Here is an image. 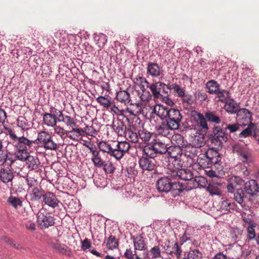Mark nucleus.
<instances>
[{
    "instance_id": "1",
    "label": "nucleus",
    "mask_w": 259,
    "mask_h": 259,
    "mask_svg": "<svg viewBox=\"0 0 259 259\" xmlns=\"http://www.w3.org/2000/svg\"><path fill=\"white\" fill-rule=\"evenodd\" d=\"M151 118L152 122L154 119V115L160 118L161 123L156 125V130L159 135L167 137L170 130H178L180 126L183 116L180 111L175 108H171L161 104L155 105L153 108Z\"/></svg>"
},
{
    "instance_id": "2",
    "label": "nucleus",
    "mask_w": 259,
    "mask_h": 259,
    "mask_svg": "<svg viewBox=\"0 0 259 259\" xmlns=\"http://www.w3.org/2000/svg\"><path fill=\"white\" fill-rule=\"evenodd\" d=\"M6 135L9 136L11 143L16 149V156L18 159H24L27 157L28 153L33 152L36 147V140H30L21 136L18 137L10 128L6 129Z\"/></svg>"
},
{
    "instance_id": "3",
    "label": "nucleus",
    "mask_w": 259,
    "mask_h": 259,
    "mask_svg": "<svg viewBox=\"0 0 259 259\" xmlns=\"http://www.w3.org/2000/svg\"><path fill=\"white\" fill-rule=\"evenodd\" d=\"M172 180L167 175L166 177L159 179L156 184L158 191L161 193H167L171 191L174 194H180L192 189V187H187L179 182L172 183L170 181Z\"/></svg>"
},
{
    "instance_id": "4",
    "label": "nucleus",
    "mask_w": 259,
    "mask_h": 259,
    "mask_svg": "<svg viewBox=\"0 0 259 259\" xmlns=\"http://www.w3.org/2000/svg\"><path fill=\"white\" fill-rule=\"evenodd\" d=\"M143 151L145 156L152 159L166 153L170 157L175 158L176 157L171 155L167 145L159 140H156L155 142L147 144L144 147Z\"/></svg>"
},
{
    "instance_id": "5",
    "label": "nucleus",
    "mask_w": 259,
    "mask_h": 259,
    "mask_svg": "<svg viewBox=\"0 0 259 259\" xmlns=\"http://www.w3.org/2000/svg\"><path fill=\"white\" fill-rule=\"evenodd\" d=\"M35 140H36V146L40 143L46 150H56L58 147V144L53 140L51 135L48 132H39Z\"/></svg>"
},
{
    "instance_id": "6",
    "label": "nucleus",
    "mask_w": 259,
    "mask_h": 259,
    "mask_svg": "<svg viewBox=\"0 0 259 259\" xmlns=\"http://www.w3.org/2000/svg\"><path fill=\"white\" fill-rule=\"evenodd\" d=\"M165 172L168 177L174 180L181 179L185 181H189L192 180L193 177L192 171L189 169L181 168L177 170L167 168Z\"/></svg>"
},
{
    "instance_id": "7",
    "label": "nucleus",
    "mask_w": 259,
    "mask_h": 259,
    "mask_svg": "<svg viewBox=\"0 0 259 259\" xmlns=\"http://www.w3.org/2000/svg\"><path fill=\"white\" fill-rule=\"evenodd\" d=\"M244 181L243 179L238 176H233L228 179V183L226 185L227 191L230 193L234 194H244L241 185Z\"/></svg>"
},
{
    "instance_id": "8",
    "label": "nucleus",
    "mask_w": 259,
    "mask_h": 259,
    "mask_svg": "<svg viewBox=\"0 0 259 259\" xmlns=\"http://www.w3.org/2000/svg\"><path fill=\"white\" fill-rule=\"evenodd\" d=\"M37 222L41 228H47L55 224L54 217L45 209L38 211Z\"/></svg>"
},
{
    "instance_id": "9",
    "label": "nucleus",
    "mask_w": 259,
    "mask_h": 259,
    "mask_svg": "<svg viewBox=\"0 0 259 259\" xmlns=\"http://www.w3.org/2000/svg\"><path fill=\"white\" fill-rule=\"evenodd\" d=\"M61 110L55 107H51L50 108V113H45L43 115V121L48 126L54 127L59 122V114Z\"/></svg>"
},
{
    "instance_id": "10",
    "label": "nucleus",
    "mask_w": 259,
    "mask_h": 259,
    "mask_svg": "<svg viewBox=\"0 0 259 259\" xmlns=\"http://www.w3.org/2000/svg\"><path fill=\"white\" fill-rule=\"evenodd\" d=\"M232 148L233 152L237 153L240 156L241 159L243 162L248 161L251 157V152L245 146L239 143H236Z\"/></svg>"
},
{
    "instance_id": "11",
    "label": "nucleus",
    "mask_w": 259,
    "mask_h": 259,
    "mask_svg": "<svg viewBox=\"0 0 259 259\" xmlns=\"http://www.w3.org/2000/svg\"><path fill=\"white\" fill-rule=\"evenodd\" d=\"M131 146L127 142H118L116 144H114V157L116 160H120L121 159L125 153L127 152Z\"/></svg>"
},
{
    "instance_id": "12",
    "label": "nucleus",
    "mask_w": 259,
    "mask_h": 259,
    "mask_svg": "<svg viewBox=\"0 0 259 259\" xmlns=\"http://www.w3.org/2000/svg\"><path fill=\"white\" fill-rule=\"evenodd\" d=\"M236 114V119L240 122L243 126L252 123L251 122L252 113L246 108H239Z\"/></svg>"
},
{
    "instance_id": "13",
    "label": "nucleus",
    "mask_w": 259,
    "mask_h": 259,
    "mask_svg": "<svg viewBox=\"0 0 259 259\" xmlns=\"http://www.w3.org/2000/svg\"><path fill=\"white\" fill-rule=\"evenodd\" d=\"M139 164L143 170L151 171L156 166V161L154 159L147 156H142L139 159Z\"/></svg>"
},
{
    "instance_id": "14",
    "label": "nucleus",
    "mask_w": 259,
    "mask_h": 259,
    "mask_svg": "<svg viewBox=\"0 0 259 259\" xmlns=\"http://www.w3.org/2000/svg\"><path fill=\"white\" fill-rule=\"evenodd\" d=\"M147 73L153 77H159L163 76V70L157 63L148 62L147 67Z\"/></svg>"
},
{
    "instance_id": "15",
    "label": "nucleus",
    "mask_w": 259,
    "mask_h": 259,
    "mask_svg": "<svg viewBox=\"0 0 259 259\" xmlns=\"http://www.w3.org/2000/svg\"><path fill=\"white\" fill-rule=\"evenodd\" d=\"M164 249L167 254H170L173 257L179 258L181 256L182 251L177 243L168 242L167 245L164 246Z\"/></svg>"
},
{
    "instance_id": "16",
    "label": "nucleus",
    "mask_w": 259,
    "mask_h": 259,
    "mask_svg": "<svg viewBox=\"0 0 259 259\" xmlns=\"http://www.w3.org/2000/svg\"><path fill=\"white\" fill-rule=\"evenodd\" d=\"M214 136L212 141L215 145L222 146V144L227 142V137L222 129L215 128L213 131Z\"/></svg>"
},
{
    "instance_id": "17",
    "label": "nucleus",
    "mask_w": 259,
    "mask_h": 259,
    "mask_svg": "<svg viewBox=\"0 0 259 259\" xmlns=\"http://www.w3.org/2000/svg\"><path fill=\"white\" fill-rule=\"evenodd\" d=\"M181 150L182 155L191 160L196 157L199 153L198 149L191 144L185 145L181 148Z\"/></svg>"
},
{
    "instance_id": "18",
    "label": "nucleus",
    "mask_w": 259,
    "mask_h": 259,
    "mask_svg": "<svg viewBox=\"0 0 259 259\" xmlns=\"http://www.w3.org/2000/svg\"><path fill=\"white\" fill-rule=\"evenodd\" d=\"M98 147L100 151L107 153L114 157V143L113 142L102 141L98 143Z\"/></svg>"
},
{
    "instance_id": "19",
    "label": "nucleus",
    "mask_w": 259,
    "mask_h": 259,
    "mask_svg": "<svg viewBox=\"0 0 259 259\" xmlns=\"http://www.w3.org/2000/svg\"><path fill=\"white\" fill-rule=\"evenodd\" d=\"M204 153L212 165L218 164L221 161L220 153L213 148L208 149Z\"/></svg>"
},
{
    "instance_id": "20",
    "label": "nucleus",
    "mask_w": 259,
    "mask_h": 259,
    "mask_svg": "<svg viewBox=\"0 0 259 259\" xmlns=\"http://www.w3.org/2000/svg\"><path fill=\"white\" fill-rule=\"evenodd\" d=\"M132 239L133 240L134 249L136 251H145L147 249V246L145 239L142 236H133L132 237Z\"/></svg>"
},
{
    "instance_id": "21",
    "label": "nucleus",
    "mask_w": 259,
    "mask_h": 259,
    "mask_svg": "<svg viewBox=\"0 0 259 259\" xmlns=\"http://www.w3.org/2000/svg\"><path fill=\"white\" fill-rule=\"evenodd\" d=\"M27 156V157L24 159L19 160L26 161V164L30 170L36 169L40 165V162L37 157L30 155V153H28Z\"/></svg>"
},
{
    "instance_id": "22",
    "label": "nucleus",
    "mask_w": 259,
    "mask_h": 259,
    "mask_svg": "<svg viewBox=\"0 0 259 259\" xmlns=\"http://www.w3.org/2000/svg\"><path fill=\"white\" fill-rule=\"evenodd\" d=\"M112 128L118 136L123 137L126 135L127 129L123 121L117 120L113 122Z\"/></svg>"
},
{
    "instance_id": "23",
    "label": "nucleus",
    "mask_w": 259,
    "mask_h": 259,
    "mask_svg": "<svg viewBox=\"0 0 259 259\" xmlns=\"http://www.w3.org/2000/svg\"><path fill=\"white\" fill-rule=\"evenodd\" d=\"M257 183L254 180H250L244 185V192L246 194H256L257 193Z\"/></svg>"
},
{
    "instance_id": "24",
    "label": "nucleus",
    "mask_w": 259,
    "mask_h": 259,
    "mask_svg": "<svg viewBox=\"0 0 259 259\" xmlns=\"http://www.w3.org/2000/svg\"><path fill=\"white\" fill-rule=\"evenodd\" d=\"M91 160L94 165L98 168L102 167L105 161L102 159L100 152L97 150L91 149Z\"/></svg>"
},
{
    "instance_id": "25",
    "label": "nucleus",
    "mask_w": 259,
    "mask_h": 259,
    "mask_svg": "<svg viewBox=\"0 0 259 259\" xmlns=\"http://www.w3.org/2000/svg\"><path fill=\"white\" fill-rule=\"evenodd\" d=\"M225 104L224 109L230 114H236L239 109V104L233 99H229Z\"/></svg>"
},
{
    "instance_id": "26",
    "label": "nucleus",
    "mask_w": 259,
    "mask_h": 259,
    "mask_svg": "<svg viewBox=\"0 0 259 259\" xmlns=\"http://www.w3.org/2000/svg\"><path fill=\"white\" fill-rule=\"evenodd\" d=\"M59 122H64L66 126L70 129L77 127L75 119L68 115H64L62 111L59 114Z\"/></svg>"
},
{
    "instance_id": "27",
    "label": "nucleus",
    "mask_w": 259,
    "mask_h": 259,
    "mask_svg": "<svg viewBox=\"0 0 259 259\" xmlns=\"http://www.w3.org/2000/svg\"><path fill=\"white\" fill-rule=\"evenodd\" d=\"M68 138L71 140L77 141L84 135V131L81 128L75 127L68 131Z\"/></svg>"
},
{
    "instance_id": "28",
    "label": "nucleus",
    "mask_w": 259,
    "mask_h": 259,
    "mask_svg": "<svg viewBox=\"0 0 259 259\" xmlns=\"http://www.w3.org/2000/svg\"><path fill=\"white\" fill-rule=\"evenodd\" d=\"M14 178L13 173L9 168H2L0 170V179L5 183L12 181Z\"/></svg>"
},
{
    "instance_id": "29",
    "label": "nucleus",
    "mask_w": 259,
    "mask_h": 259,
    "mask_svg": "<svg viewBox=\"0 0 259 259\" xmlns=\"http://www.w3.org/2000/svg\"><path fill=\"white\" fill-rule=\"evenodd\" d=\"M145 258L156 259L161 257V250L159 246H154L147 253H144Z\"/></svg>"
},
{
    "instance_id": "30",
    "label": "nucleus",
    "mask_w": 259,
    "mask_h": 259,
    "mask_svg": "<svg viewBox=\"0 0 259 259\" xmlns=\"http://www.w3.org/2000/svg\"><path fill=\"white\" fill-rule=\"evenodd\" d=\"M205 144L204 135L200 133H197L193 138L191 145L198 149L199 148L203 146Z\"/></svg>"
},
{
    "instance_id": "31",
    "label": "nucleus",
    "mask_w": 259,
    "mask_h": 259,
    "mask_svg": "<svg viewBox=\"0 0 259 259\" xmlns=\"http://www.w3.org/2000/svg\"><path fill=\"white\" fill-rule=\"evenodd\" d=\"M207 120L215 124H220L222 122V117H220L215 111H208L205 113Z\"/></svg>"
},
{
    "instance_id": "32",
    "label": "nucleus",
    "mask_w": 259,
    "mask_h": 259,
    "mask_svg": "<svg viewBox=\"0 0 259 259\" xmlns=\"http://www.w3.org/2000/svg\"><path fill=\"white\" fill-rule=\"evenodd\" d=\"M220 84L214 80H209L206 84L207 92L210 94H216L220 90Z\"/></svg>"
},
{
    "instance_id": "33",
    "label": "nucleus",
    "mask_w": 259,
    "mask_h": 259,
    "mask_svg": "<svg viewBox=\"0 0 259 259\" xmlns=\"http://www.w3.org/2000/svg\"><path fill=\"white\" fill-rule=\"evenodd\" d=\"M116 99L125 104L129 103L131 101L130 94L126 91H120L117 93Z\"/></svg>"
},
{
    "instance_id": "34",
    "label": "nucleus",
    "mask_w": 259,
    "mask_h": 259,
    "mask_svg": "<svg viewBox=\"0 0 259 259\" xmlns=\"http://www.w3.org/2000/svg\"><path fill=\"white\" fill-rule=\"evenodd\" d=\"M160 81L155 83H152L149 85V89L150 90L153 96L155 98H160L162 95L160 94Z\"/></svg>"
},
{
    "instance_id": "35",
    "label": "nucleus",
    "mask_w": 259,
    "mask_h": 259,
    "mask_svg": "<svg viewBox=\"0 0 259 259\" xmlns=\"http://www.w3.org/2000/svg\"><path fill=\"white\" fill-rule=\"evenodd\" d=\"M197 162L203 168H209L212 165L205 153H201L199 155L197 159Z\"/></svg>"
},
{
    "instance_id": "36",
    "label": "nucleus",
    "mask_w": 259,
    "mask_h": 259,
    "mask_svg": "<svg viewBox=\"0 0 259 259\" xmlns=\"http://www.w3.org/2000/svg\"><path fill=\"white\" fill-rule=\"evenodd\" d=\"M222 187L223 185L218 183L209 184L207 190L210 194H221Z\"/></svg>"
},
{
    "instance_id": "37",
    "label": "nucleus",
    "mask_w": 259,
    "mask_h": 259,
    "mask_svg": "<svg viewBox=\"0 0 259 259\" xmlns=\"http://www.w3.org/2000/svg\"><path fill=\"white\" fill-rule=\"evenodd\" d=\"M235 204L234 202H231L230 200H226L223 201L221 204V209L224 213H226L228 212H231L235 209Z\"/></svg>"
},
{
    "instance_id": "38",
    "label": "nucleus",
    "mask_w": 259,
    "mask_h": 259,
    "mask_svg": "<svg viewBox=\"0 0 259 259\" xmlns=\"http://www.w3.org/2000/svg\"><path fill=\"white\" fill-rule=\"evenodd\" d=\"M43 197L45 204L50 207L54 208L58 206L60 202L55 195H43Z\"/></svg>"
},
{
    "instance_id": "39",
    "label": "nucleus",
    "mask_w": 259,
    "mask_h": 259,
    "mask_svg": "<svg viewBox=\"0 0 259 259\" xmlns=\"http://www.w3.org/2000/svg\"><path fill=\"white\" fill-rule=\"evenodd\" d=\"M94 39L96 42V44L100 48H102L107 41L106 35L103 33H100L99 34H94Z\"/></svg>"
},
{
    "instance_id": "40",
    "label": "nucleus",
    "mask_w": 259,
    "mask_h": 259,
    "mask_svg": "<svg viewBox=\"0 0 259 259\" xmlns=\"http://www.w3.org/2000/svg\"><path fill=\"white\" fill-rule=\"evenodd\" d=\"M128 141L133 143H137L139 141L138 133L134 132L131 129H127L126 135L123 136Z\"/></svg>"
},
{
    "instance_id": "41",
    "label": "nucleus",
    "mask_w": 259,
    "mask_h": 259,
    "mask_svg": "<svg viewBox=\"0 0 259 259\" xmlns=\"http://www.w3.org/2000/svg\"><path fill=\"white\" fill-rule=\"evenodd\" d=\"M215 95L217 97L219 98V101L222 103H225L230 99V93L227 90H219Z\"/></svg>"
},
{
    "instance_id": "42",
    "label": "nucleus",
    "mask_w": 259,
    "mask_h": 259,
    "mask_svg": "<svg viewBox=\"0 0 259 259\" xmlns=\"http://www.w3.org/2000/svg\"><path fill=\"white\" fill-rule=\"evenodd\" d=\"M247 125V127L239 133V138H245L252 135L254 125L252 123H248Z\"/></svg>"
},
{
    "instance_id": "43",
    "label": "nucleus",
    "mask_w": 259,
    "mask_h": 259,
    "mask_svg": "<svg viewBox=\"0 0 259 259\" xmlns=\"http://www.w3.org/2000/svg\"><path fill=\"white\" fill-rule=\"evenodd\" d=\"M151 133L144 128L141 129L138 131L139 139H141L143 141L145 142L149 141L151 138Z\"/></svg>"
},
{
    "instance_id": "44",
    "label": "nucleus",
    "mask_w": 259,
    "mask_h": 259,
    "mask_svg": "<svg viewBox=\"0 0 259 259\" xmlns=\"http://www.w3.org/2000/svg\"><path fill=\"white\" fill-rule=\"evenodd\" d=\"M97 101L104 108H109L111 106V101L110 98L105 97L102 96L98 97L96 99Z\"/></svg>"
},
{
    "instance_id": "45",
    "label": "nucleus",
    "mask_w": 259,
    "mask_h": 259,
    "mask_svg": "<svg viewBox=\"0 0 259 259\" xmlns=\"http://www.w3.org/2000/svg\"><path fill=\"white\" fill-rule=\"evenodd\" d=\"M198 118V124L201 129L207 130L208 129L206 118L201 113H198L197 114Z\"/></svg>"
},
{
    "instance_id": "46",
    "label": "nucleus",
    "mask_w": 259,
    "mask_h": 259,
    "mask_svg": "<svg viewBox=\"0 0 259 259\" xmlns=\"http://www.w3.org/2000/svg\"><path fill=\"white\" fill-rule=\"evenodd\" d=\"M171 89L172 91H174V92L176 95L180 98L182 97L186 93L185 90L183 88H181L177 83L171 84Z\"/></svg>"
},
{
    "instance_id": "47",
    "label": "nucleus",
    "mask_w": 259,
    "mask_h": 259,
    "mask_svg": "<svg viewBox=\"0 0 259 259\" xmlns=\"http://www.w3.org/2000/svg\"><path fill=\"white\" fill-rule=\"evenodd\" d=\"M51 245L54 249L61 253L65 252L67 248V246L65 244L60 243L58 242H52Z\"/></svg>"
},
{
    "instance_id": "48",
    "label": "nucleus",
    "mask_w": 259,
    "mask_h": 259,
    "mask_svg": "<svg viewBox=\"0 0 259 259\" xmlns=\"http://www.w3.org/2000/svg\"><path fill=\"white\" fill-rule=\"evenodd\" d=\"M17 125L23 130H27L29 127V124L27 120L23 116H20L18 118Z\"/></svg>"
},
{
    "instance_id": "49",
    "label": "nucleus",
    "mask_w": 259,
    "mask_h": 259,
    "mask_svg": "<svg viewBox=\"0 0 259 259\" xmlns=\"http://www.w3.org/2000/svg\"><path fill=\"white\" fill-rule=\"evenodd\" d=\"M102 167H103L105 172L107 174H113L115 170L113 164L109 161L108 162L105 161Z\"/></svg>"
},
{
    "instance_id": "50",
    "label": "nucleus",
    "mask_w": 259,
    "mask_h": 259,
    "mask_svg": "<svg viewBox=\"0 0 259 259\" xmlns=\"http://www.w3.org/2000/svg\"><path fill=\"white\" fill-rule=\"evenodd\" d=\"M181 99L183 103L187 106L191 105L194 101L192 95L187 93H185Z\"/></svg>"
},
{
    "instance_id": "51",
    "label": "nucleus",
    "mask_w": 259,
    "mask_h": 259,
    "mask_svg": "<svg viewBox=\"0 0 259 259\" xmlns=\"http://www.w3.org/2000/svg\"><path fill=\"white\" fill-rule=\"evenodd\" d=\"M202 253L198 249H193L189 251L187 254L188 259H201Z\"/></svg>"
},
{
    "instance_id": "52",
    "label": "nucleus",
    "mask_w": 259,
    "mask_h": 259,
    "mask_svg": "<svg viewBox=\"0 0 259 259\" xmlns=\"http://www.w3.org/2000/svg\"><path fill=\"white\" fill-rule=\"evenodd\" d=\"M107 245L109 249L112 250L117 248L118 244L115 238L110 236L108 239Z\"/></svg>"
},
{
    "instance_id": "53",
    "label": "nucleus",
    "mask_w": 259,
    "mask_h": 259,
    "mask_svg": "<svg viewBox=\"0 0 259 259\" xmlns=\"http://www.w3.org/2000/svg\"><path fill=\"white\" fill-rule=\"evenodd\" d=\"M135 83H138L139 86L146 85L147 88H149V85L150 84L147 80L141 76H138L134 79Z\"/></svg>"
},
{
    "instance_id": "54",
    "label": "nucleus",
    "mask_w": 259,
    "mask_h": 259,
    "mask_svg": "<svg viewBox=\"0 0 259 259\" xmlns=\"http://www.w3.org/2000/svg\"><path fill=\"white\" fill-rule=\"evenodd\" d=\"M172 141H176L175 144L177 145V146L183 148V147L185 146L184 141V138L180 135H176L172 137Z\"/></svg>"
},
{
    "instance_id": "55",
    "label": "nucleus",
    "mask_w": 259,
    "mask_h": 259,
    "mask_svg": "<svg viewBox=\"0 0 259 259\" xmlns=\"http://www.w3.org/2000/svg\"><path fill=\"white\" fill-rule=\"evenodd\" d=\"M139 95L140 96L141 100L144 102L148 101L151 100L152 98L150 93L147 90L139 92Z\"/></svg>"
},
{
    "instance_id": "56",
    "label": "nucleus",
    "mask_w": 259,
    "mask_h": 259,
    "mask_svg": "<svg viewBox=\"0 0 259 259\" xmlns=\"http://www.w3.org/2000/svg\"><path fill=\"white\" fill-rule=\"evenodd\" d=\"M8 202L15 208H17L18 206H21V200L19 198L13 197L12 195L9 198Z\"/></svg>"
},
{
    "instance_id": "57",
    "label": "nucleus",
    "mask_w": 259,
    "mask_h": 259,
    "mask_svg": "<svg viewBox=\"0 0 259 259\" xmlns=\"http://www.w3.org/2000/svg\"><path fill=\"white\" fill-rule=\"evenodd\" d=\"M243 126L241 123L232 124H229L226 127V129L228 130L230 133H233L240 130V127Z\"/></svg>"
},
{
    "instance_id": "58",
    "label": "nucleus",
    "mask_w": 259,
    "mask_h": 259,
    "mask_svg": "<svg viewBox=\"0 0 259 259\" xmlns=\"http://www.w3.org/2000/svg\"><path fill=\"white\" fill-rule=\"evenodd\" d=\"M256 226H247V231L248 233V239L250 240L255 238L256 234L255 232L254 228Z\"/></svg>"
},
{
    "instance_id": "59",
    "label": "nucleus",
    "mask_w": 259,
    "mask_h": 259,
    "mask_svg": "<svg viewBox=\"0 0 259 259\" xmlns=\"http://www.w3.org/2000/svg\"><path fill=\"white\" fill-rule=\"evenodd\" d=\"M160 89L162 90V93L166 96H168L169 94L171 89V84L167 85L165 83L160 82Z\"/></svg>"
},
{
    "instance_id": "60",
    "label": "nucleus",
    "mask_w": 259,
    "mask_h": 259,
    "mask_svg": "<svg viewBox=\"0 0 259 259\" xmlns=\"http://www.w3.org/2000/svg\"><path fill=\"white\" fill-rule=\"evenodd\" d=\"M136 251H133L131 248L127 249L124 252V256L128 259H134L135 256L136 255Z\"/></svg>"
},
{
    "instance_id": "61",
    "label": "nucleus",
    "mask_w": 259,
    "mask_h": 259,
    "mask_svg": "<svg viewBox=\"0 0 259 259\" xmlns=\"http://www.w3.org/2000/svg\"><path fill=\"white\" fill-rule=\"evenodd\" d=\"M91 247V242L89 239L85 238L81 241V249L83 250H86L87 249L90 248Z\"/></svg>"
},
{
    "instance_id": "62",
    "label": "nucleus",
    "mask_w": 259,
    "mask_h": 259,
    "mask_svg": "<svg viewBox=\"0 0 259 259\" xmlns=\"http://www.w3.org/2000/svg\"><path fill=\"white\" fill-rule=\"evenodd\" d=\"M242 219L245 223V224L243 225L244 227L246 225H248V226H256V224L251 219L246 217H242Z\"/></svg>"
},
{
    "instance_id": "63",
    "label": "nucleus",
    "mask_w": 259,
    "mask_h": 259,
    "mask_svg": "<svg viewBox=\"0 0 259 259\" xmlns=\"http://www.w3.org/2000/svg\"><path fill=\"white\" fill-rule=\"evenodd\" d=\"M31 175V173L30 172H29L28 173L27 175L26 181L27 182L28 185H29L30 187H32L33 185H34L36 183V180L34 178L31 177L30 176Z\"/></svg>"
},
{
    "instance_id": "64",
    "label": "nucleus",
    "mask_w": 259,
    "mask_h": 259,
    "mask_svg": "<svg viewBox=\"0 0 259 259\" xmlns=\"http://www.w3.org/2000/svg\"><path fill=\"white\" fill-rule=\"evenodd\" d=\"M211 259H230V258L223 252H219L215 254Z\"/></svg>"
}]
</instances>
